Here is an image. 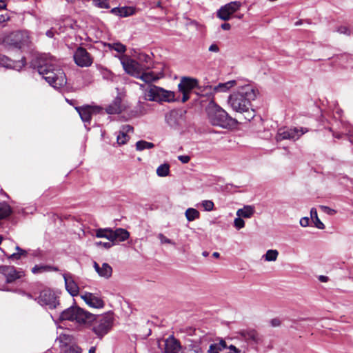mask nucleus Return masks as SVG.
<instances>
[{
	"label": "nucleus",
	"instance_id": "1",
	"mask_svg": "<svg viewBox=\"0 0 353 353\" xmlns=\"http://www.w3.org/2000/svg\"><path fill=\"white\" fill-rule=\"evenodd\" d=\"M62 63L49 54L37 57L35 66L38 72L54 89H60L67 83V79L62 68Z\"/></svg>",
	"mask_w": 353,
	"mask_h": 353
},
{
	"label": "nucleus",
	"instance_id": "2",
	"mask_svg": "<svg viewBox=\"0 0 353 353\" xmlns=\"http://www.w3.org/2000/svg\"><path fill=\"white\" fill-rule=\"evenodd\" d=\"M141 79L148 85L145 88V99L150 101H174V93L150 84L159 79L157 74L153 72L141 71L140 76L137 77Z\"/></svg>",
	"mask_w": 353,
	"mask_h": 353
},
{
	"label": "nucleus",
	"instance_id": "3",
	"mask_svg": "<svg viewBox=\"0 0 353 353\" xmlns=\"http://www.w3.org/2000/svg\"><path fill=\"white\" fill-rule=\"evenodd\" d=\"M256 97V90L251 85H245L232 94L228 103L232 108L239 112H247L251 105V101Z\"/></svg>",
	"mask_w": 353,
	"mask_h": 353
},
{
	"label": "nucleus",
	"instance_id": "4",
	"mask_svg": "<svg viewBox=\"0 0 353 353\" xmlns=\"http://www.w3.org/2000/svg\"><path fill=\"white\" fill-rule=\"evenodd\" d=\"M32 43L30 32L28 30L12 32L1 39V43L8 49H22Z\"/></svg>",
	"mask_w": 353,
	"mask_h": 353
},
{
	"label": "nucleus",
	"instance_id": "5",
	"mask_svg": "<svg viewBox=\"0 0 353 353\" xmlns=\"http://www.w3.org/2000/svg\"><path fill=\"white\" fill-rule=\"evenodd\" d=\"M208 119L212 125L223 128H228L232 123V118L221 106L211 100L206 107Z\"/></svg>",
	"mask_w": 353,
	"mask_h": 353
},
{
	"label": "nucleus",
	"instance_id": "6",
	"mask_svg": "<svg viewBox=\"0 0 353 353\" xmlns=\"http://www.w3.org/2000/svg\"><path fill=\"white\" fill-rule=\"evenodd\" d=\"M114 321V317L111 313H105L103 315L94 316L92 314L91 322L93 332L100 339L107 334L111 330Z\"/></svg>",
	"mask_w": 353,
	"mask_h": 353
},
{
	"label": "nucleus",
	"instance_id": "7",
	"mask_svg": "<svg viewBox=\"0 0 353 353\" xmlns=\"http://www.w3.org/2000/svg\"><path fill=\"white\" fill-rule=\"evenodd\" d=\"M92 319V314L77 306H72L63 310L60 315L61 321H70L79 325L89 323Z\"/></svg>",
	"mask_w": 353,
	"mask_h": 353
},
{
	"label": "nucleus",
	"instance_id": "8",
	"mask_svg": "<svg viewBox=\"0 0 353 353\" xmlns=\"http://www.w3.org/2000/svg\"><path fill=\"white\" fill-rule=\"evenodd\" d=\"M178 88L179 92L182 94L181 101L183 103L190 99V94L194 88H197L199 90L201 91L199 85L198 80L192 77H182L178 85Z\"/></svg>",
	"mask_w": 353,
	"mask_h": 353
},
{
	"label": "nucleus",
	"instance_id": "9",
	"mask_svg": "<svg viewBox=\"0 0 353 353\" xmlns=\"http://www.w3.org/2000/svg\"><path fill=\"white\" fill-rule=\"evenodd\" d=\"M307 132V130L303 127L294 128L284 127L278 130L276 139L277 141L286 139L296 141Z\"/></svg>",
	"mask_w": 353,
	"mask_h": 353
},
{
	"label": "nucleus",
	"instance_id": "10",
	"mask_svg": "<svg viewBox=\"0 0 353 353\" xmlns=\"http://www.w3.org/2000/svg\"><path fill=\"white\" fill-rule=\"evenodd\" d=\"M185 110H173L166 114V123L171 128L178 129L185 124Z\"/></svg>",
	"mask_w": 353,
	"mask_h": 353
},
{
	"label": "nucleus",
	"instance_id": "11",
	"mask_svg": "<svg viewBox=\"0 0 353 353\" xmlns=\"http://www.w3.org/2000/svg\"><path fill=\"white\" fill-rule=\"evenodd\" d=\"M121 65L126 73L136 78L140 76L143 67L137 61L132 59L128 57H119Z\"/></svg>",
	"mask_w": 353,
	"mask_h": 353
},
{
	"label": "nucleus",
	"instance_id": "12",
	"mask_svg": "<svg viewBox=\"0 0 353 353\" xmlns=\"http://www.w3.org/2000/svg\"><path fill=\"white\" fill-rule=\"evenodd\" d=\"M75 110L79 113L81 120L85 124V127L90 123L92 116L94 114H99L102 112L103 109L97 105H84L81 107H75Z\"/></svg>",
	"mask_w": 353,
	"mask_h": 353
},
{
	"label": "nucleus",
	"instance_id": "13",
	"mask_svg": "<svg viewBox=\"0 0 353 353\" xmlns=\"http://www.w3.org/2000/svg\"><path fill=\"white\" fill-rule=\"evenodd\" d=\"M36 300L41 305L46 306L49 309L56 308L59 305L57 295L50 289L42 290Z\"/></svg>",
	"mask_w": 353,
	"mask_h": 353
},
{
	"label": "nucleus",
	"instance_id": "14",
	"mask_svg": "<svg viewBox=\"0 0 353 353\" xmlns=\"http://www.w3.org/2000/svg\"><path fill=\"white\" fill-rule=\"evenodd\" d=\"M241 6L242 3L240 1H231L221 7L216 12V16L223 21H228L231 16L238 11Z\"/></svg>",
	"mask_w": 353,
	"mask_h": 353
},
{
	"label": "nucleus",
	"instance_id": "15",
	"mask_svg": "<svg viewBox=\"0 0 353 353\" xmlns=\"http://www.w3.org/2000/svg\"><path fill=\"white\" fill-rule=\"evenodd\" d=\"M16 252L8 256V259L12 261L17 260L28 259L32 257H39L42 255L41 251L40 250H23L19 246L15 247Z\"/></svg>",
	"mask_w": 353,
	"mask_h": 353
},
{
	"label": "nucleus",
	"instance_id": "16",
	"mask_svg": "<svg viewBox=\"0 0 353 353\" xmlns=\"http://www.w3.org/2000/svg\"><path fill=\"white\" fill-rule=\"evenodd\" d=\"M74 59L77 65L80 67H88L92 63V59L88 51L79 47L74 54Z\"/></svg>",
	"mask_w": 353,
	"mask_h": 353
},
{
	"label": "nucleus",
	"instance_id": "17",
	"mask_svg": "<svg viewBox=\"0 0 353 353\" xmlns=\"http://www.w3.org/2000/svg\"><path fill=\"white\" fill-rule=\"evenodd\" d=\"M0 273L4 275L8 283L13 282L23 276V272L17 270L14 266H0Z\"/></svg>",
	"mask_w": 353,
	"mask_h": 353
},
{
	"label": "nucleus",
	"instance_id": "18",
	"mask_svg": "<svg viewBox=\"0 0 353 353\" xmlns=\"http://www.w3.org/2000/svg\"><path fill=\"white\" fill-rule=\"evenodd\" d=\"M81 297L91 307L103 308L104 307V302L102 299L92 293H82Z\"/></svg>",
	"mask_w": 353,
	"mask_h": 353
},
{
	"label": "nucleus",
	"instance_id": "19",
	"mask_svg": "<svg viewBox=\"0 0 353 353\" xmlns=\"http://www.w3.org/2000/svg\"><path fill=\"white\" fill-rule=\"evenodd\" d=\"M63 279L66 290L72 296H77L79 294V288L76 282L74 281L72 276L66 273L63 274Z\"/></svg>",
	"mask_w": 353,
	"mask_h": 353
},
{
	"label": "nucleus",
	"instance_id": "20",
	"mask_svg": "<svg viewBox=\"0 0 353 353\" xmlns=\"http://www.w3.org/2000/svg\"><path fill=\"white\" fill-rule=\"evenodd\" d=\"M26 62L23 60L16 62L6 55L0 54V65L6 68L19 70L23 67Z\"/></svg>",
	"mask_w": 353,
	"mask_h": 353
},
{
	"label": "nucleus",
	"instance_id": "21",
	"mask_svg": "<svg viewBox=\"0 0 353 353\" xmlns=\"http://www.w3.org/2000/svg\"><path fill=\"white\" fill-rule=\"evenodd\" d=\"M164 353H179L181 345L173 336H170L164 341Z\"/></svg>",
	"mask_w": 353,
	"mask_h": 353
},
{
	"label": "nucleus",
	"instance_id": "22",
	"mask_svg": "<svg viewBox=\"0 0 353 353\" xmlns=\"http://www.w3.org/2000/svg\"><path fill=\"white\" fill-rule=\"evenodd\" d=\"M133 127L130 125H124L121 128L119 134L117 137V141L119 145H124L125 144L130 137L128 136V133L132 132Z\"/></svg>",
	"mask_w": 353,
	"mask_h": 353
},
{
	"label": "nucleus",
	"instance_id": "23",
	"mask_svg": "<svg viewBox=\"0 0 353 353\" xmlns=\"http://www.w3.org/2000/svg\"><path fill=\"white\" fill-rule=\"evenodd\" d=\"M130 236V233L125 229L117 228L115 230H111V241L114 242L124 241Z\"/></svg>",
	"mask_w": 353,
	"mask_h": 353
},
{
	"label": "nucleus",
	"instance_id": "24",
	"mask_svg": "<svg viewBox=\"0 0 353 353\" xmlns=\"http://www.w3.org/2000/svg\"><path fill=\"white\" fill-rule=\"evenodd\" d=\"M123 107L121 105V97H116L114 101L106 108V112L110 114H119L121 112Z\"/></svg>",
	"mask_w": 353,
	"mask_h": 353
},
{
	"label": "nucleus",
	"instance_id": "25",
	"mask_svg": "<svg viewBox=\"0 0 353 353\" xmlns=\"http://www.w3.org/2000/svg\"><path fill=\"white\" fill-rule=\"evenodd\" d=\"M135 12V10L132 7H121V8H114L110 10V12L116 16L121 17H127L132 15Z\"/></svg>",
	"mask_w": 353,
	"mask_h": 353
},
{
	"label": "nucleus",
	"instance_id": "26",
	"mask_svg": "<svg viewBox=\"0 0 353 353\" xmlns=\"http://www.w3.org/2000/svg\"><path fill=\"white\" fill-rule=\"evenodd\" d=\"M138 62L143 67V70L150 69L152 66V61L150 55L145 53H140L137 57Z\"/></svg>",
	"mask_w": 353,
	"mask_h": 353
},
{
	"label": "nucleus",
	"instance_id": "27",
	"mask_svg": "<svg viewBox=\"0 0 353 353\" xmlns=\"http://www.w3.org/2000/svg\"><path fill=\"white\" fill-rule=\"evenodd\" d=\"M95 271L101 277L108 279L111 276L112 274V269L111 266H94Z\"/></svg>",
	"mask_w": 353,
	"mask_h": 353
},
{
	"label": "nucleus",
	"instance_id": "28",
	"mask_svg": "<svg viewBox=\"0 0 353 353\" xmlns=\"http://www.w3.org/2000/svg\"><path fill=\"white\" fill-rule=\"evenodd\" d=\"M254 212V208L251 205L244 206L243 208L239 209L236 215L243 218H250Z\"/></svg>",
	"mask_w": 353,
	"mask_h": 353
},
{
	"label": "nucleus",
	"instance_id": "29",
	"mask_svg": "<svg viewBox=\"0 0 353 353\" xmlns=\"http://www.w3.org/2000/svg\"><path fill=\"white\" fill-rule=\"evenodd\" d=\"M72 337L66 334H60L59 336L57 338L56 342L59 343L60 347H66L69 344L71 343Z\"/></svg>",
	"mask_w": 353,
	"mask_h": 353
},
{
	"label": "nucleus",
	"instance_id": "30",
	"mask_svg": "<svg viewBox=\"0 0 353 353\" xmlns=\"http://www.w3.org/2000/svg\"><path fill=\"white\" fill-rule=\"evenodd\" d=\"M110 50H114L120 54H123L126 51V47L120 42L108 43L105 44Z\"/></svg>",
	"mask_w": 353,
	"mask_h": 353
},
{
	"label": "nucleus",
	"instance_id": "31",
	"mask_svg": "<svg viewBox=\"0 0 353 353\" xmlns=\"http://www.w3.org/2000/svg\"><path fill=\"white\" fill-rule=\"evenodd\" d=\"M310 218L312 220L313 223L316 228L323 230L325 228V225L321 222V221L318 217L317 210L316 208H312L310 210Z\"/></svg>",
	"mask_w": 353,
	"mask_h": 353
},
{
	"label": "nucleus",
	"instance_id": "32",
	"mask_svg": "<svg viewBox=\"0 0 353 353\" xmlns=\"http://www.w3.org/2000/svg\"><path fill=\"white\" fill-rule=\"evenodd\" d=\"M242 336L248 342L258 343L259 335L255 330H248L242 332Z\"/></svg>",
	"mask_w": 353,
	"mask_h": 353
},
{
	"label": "nucleus",
	"instance_id": "33",
	"mask_svg": "<svg viewBox=\"0 0 353 353\" xmlns=\"http://www.w3.org/2000/svg\"><path fill=\"white\" fill-rule=\"evenodd\" d=\"M235 84V81H229L225 83H220L219 85L214 87L213 90L214 92H226Z\"/></svg>",
	"mask_w": 353,
	"mask_h": 353
},
{
	"label": "nucleus",
	"instance_id": "34",
	"mask_svg": "<svg viewBox=\"0 0 353 353\" xmlns=\"http://www.w3.org/2000/svg\"><path fill=\"white\" fill-rule=\"evenodd\" d=\"M185 216L188 221H193L200 216L199 212L194 208H188L185 212Z\"/></svg>",
	"mask_w": 353,
	"mask_h": 353
},
{
	"label": "nucleus",
	"instance_id": "35",
	"mask_svg": "<svg viewBox=\"0 0 353 353\" xmlns=\"http://www.w3.org/2000/svg\"><path fill=\"white\" fill-rule=\"evenodd\" d=\"M12 213V209L6 203H0V220L7 218Z\"/></svg>",
	"mask_w": 353,
	"mask_h": 353
},
{
	"label": "nucleus",
	"instance_id": "36",
	"mask_svg": "<svg viewBox=\"0 0 353 353\" xmlns=\"http://www.w3.org/2000/svg\"><path fill=\"white\" fill-rule=\"evenodd\" d=\"M95 235L98 238H106L109 241H111V229H110V228L97 229L95 231Z\"/></svg>",
	"mask_w": 353,
	"mask_h": 353
},
{
	"label": "nucleus",
	"instance_id": "37",
	"mask_svg": "<svg viewBox=\"0 0 353 353\" xmlns=\"http://www.w3.org/2000/svg\"><path fill=\"white\" fill-rule=\"evenodd\" d=\"M182 353H203V350L199 344L195 343L185 347Z\"/></svg>",
	"mask_w": 353,
	"mask_h": 353
},
{
	"label": "nucleus",
	"instance_id": "38",
	"mask_svg": "<svg viewBox=\"0 0 353 353\" xmlns=\"http://www.w3.org/2000/svg\"><path fill=\"white\" fill-rule=\"evenodd\" d=\"M154 147V145L151 142L141 140L136 143V149L139 151H142L145 149H150Z\"/></svg>",
	"mask_w": 353,
	"mask_h": 353
},
{
	"label": "nucleus",
	"instance_id": "39",
	"mask_svg": "<svg viewBox=\"0 0 353 353\" xmlns=\"http://www.w3.org/2000/svg\"><path fill=\"white\" fill-rule=\"evenodd\" d=\"M170 166L168 164L165 163L159 165L157 169V174L159 176L164 177L169 174Z\"/></svg>",
	"mask_w": 353,
	"mask_h": 353
},
{
	"label": "nucleus",
	"instance_id": "40",
	"mask_svg": "<svg viewBox=\"0 0 353 353\" xmlns=\"http://www.w3.org/2000/svg\"><path fill=\"white\" fill-rule=\"evenodd\" d=\"M279 252L276 250H269L267 251L265 254L263 256L266 261H274L277 259Z\"/></svg>",
	"mask_w": 353,
	"mask_h": 353
},
{
	"label": "nucleus",
	"instance_id": "41",
	"mask_svg": "<svg viewBox=\"0 0 353 353\" xmlns=\"http://www.w3.org/2000/svg\"><path fill=\"white\" fill-rule=\"evenodd\" d=\"M94 6L99 8H109L110 5L108 0H92Z\"/></svg>",
	"mask_w": 353,
	"mask_h": 353
},
{
	"label": "nucleus",
	"instance_id": "42",
	"mask_svg": "<svg viewBox=\"0 0 353 353\" xmlns=\"http://www.w3.org/2000/svg\"><path fill=\"white\" fill-rule=\"evenodd\" d=\"M158 239L160 240V242L161 244H170L173 246L176 245V243L173 241L172 240L168 239L166 237L164 234L162 233H159L157 236Z\"/></svg>",
	"mask_w": 353,
	"mask_h": 353
},
{
	"label": "nucleus",
	"instance_id": "43",
	"mask_svg": "<svg viewBox=\"0 0 353 353\" xmlns=\"http://www.w3.org/2000/svg\"><path fill=\"white\" fill-rule=\"evenodd\" d=\"M337 181L339 183L344 185H347L348 182L353 183V180L345 174H340L337 176Z\"/></svg>",
	"mask_w": 353,
	"mask_h": 353
},
{
	"label": "nucleus",
	"instance_id": "44",
	"mask_svg": "<svg viewBox=\"0 0 353 353\" xmlns=\"http://www.w3.org/2000/svg\"><path fill=\"white\" fill-rule=\"evenodd\" d=\"M52 266H34L32 272L34 274L42 273L51 269Z\"/></svg>",
	"mask_w": 353,
	"mask_h": 353
},
{
	"label": "nucleus",
	"instance_id": "45",
	"mask_svg": "<svg viewBox=\"0 0 353 353\" xmlns=\"http://www.w3.org/2000/svg\"><path fill=\"white\" fill-rule=\"evenodd\" d=\"M202 207L205 211H212L214 208V203L210 200H205L201 203Z\"/></svg>",
	"mask_w": 353,
	"mask_h": 353
},
{
	"label": "nucleus",
	"instance_id": "46",
	"mask_svg": "<svg viewBox=\"0 0 353 353\" xmlns=\"http://www.w3.org/2000/svg\"><path fill=\"white\" fill-rule=\"evenodd\" d=\"M234 225L237 230H240L245 226V221L241 219V217L238 216L234 221Z\"/></svg>",
	"mask_w": 353,
	"mask_h": 353
},
{
	"label": "nucleus",
	"instance_id": "47",
	"mask_svg": "<svg viewBox=\"0 0 353 353\" xmlns=\"http://www.w3.org/2000/svg\"><path fill=\"white\" fill-rule=\"evenodd\" d=\"M64 353H81V348L78 346H70L68 349L64 350Z\"/></svg>",
	"mask_w": 353,
	"mask_h": 353
},
{
	"label": "nucleus",
	"instance_id": "48",
	"mask_svg": "<svg viewBox=\"0 0 353 353\" xmlns=\"http://www.w3.org/2000/svg\"><path fill=\"white\" fill-rule=\"evenodd\" d=\"M113 242L111 241H107V242H102V241H97L95 242V245L97 246H103V248L108 249L111 248L113 245Z\"/></svg>",
	"mask_w": 353,
	"mask_h": 353
},
{
	"label": "nucleus",
	"instance_id": "49",
	"mask_svg": "<svg viewBox=\"0 0 353 353\" xmlns=\"http://www.w3.org/2000/svg\"><path fill=\"white\" fill-rule=\"evenodd\" d=\"M336 31L340 34L349 35L350 34V29L346 26H340L337 28Z\"/></svg>",
	"mask_w": 353,
	"mask_h": 353
},
{
	"label": "nucleus",
	"instance_id": "50",
	"mask_svg": "<svg viewBox=\"0 0 353 353\" xmlns=\"http://www.w3.org/2000/svg\"><path fill=\"white\" fill-rule=\"evenodd\" d=\"M102 75L103 77L106 79H112L113 76L112 73L107 69H103L102 70Z\"/></svg>",
	"mask_w": 353,
	"mask_h": 353
},
{
	"label": "nucleus",
	"instance_id": "51",
	"mask_svg": "<svg viewBox=\"0 0 353 353\" xmlns=\"http://www.w3.org/2000/svg\"><path fill=\"white\" fill-rule=\"evenodd\" d=\"M299 223H300L301 226L305 228L309 225L310 219L307 216L302 217L300 219Z\"/></svg>",
	"mask_w": 353,
	"mask_h": 353
},
{
	"label": "nucleus",
	"instance_id": "52",
	"mask_svg": "<svg viewBox=\"0 0 353 353\" xmlns=\"http://www.w3.org/2000/svg\"><path fill=\"white\" fill-rule=\"evenodd\" d=\"M213 344L216 345L217 347H219L220 351H222L223 350L227 347L226 343L223 339H221L219 343H215Z\"/></svg>",
	"mask_w": 353,
	"mask_h": 353
},
{
	"label": "nucleus",
	"instance_id": "53",
	"mask_svg": "<svg viewBox=\"0 0 353 353\" xmlns=\"http://www.w3.org/2000/svg\"><path fill=\"white\" fill-rule=\"evenodd\" d=\"M219 352H221L220 348L217 347L213 343L210 345L209 349L208 350V353H219Z\"/></svg>",
	"mask_w": 353,
	"mask_h": 353
},
{
	"label": "nucleus",
	"instance_id": "54",
	"mask_svg": "<svg viewBox=\"0 0 353 353\" xmlns=\"http://www.w3.org/2000/svg\"><path fill=\"white\" fill-rule=\"evenodd\" d=\"M178 159L182 163H188L190 160V157L188 155H180L178 157Z\"/></svg>",
	"mask_w": 353,
	"mask_h": 353
},
{
	"label": "nucleus",
	"instance_id": "55",
	"mask_svg": "<svg viewBox=\"0 0 353 353\" xmlns=\"http://www.w3.org/2000/svg\"><path fill=\"white\" fill-rule=\"evenodd\" d=\"M322 208L323 209L324 212L330 215H334L336 213V211L334 209H332L327 206H322Z\"/></svg>",
	"mask_w": 353,
	"mask_h": 353
},
{
	"label": "nucleus",
	"instance_id": "56",
	"mask_svg": "<svg viewBox=\"0 0 353 353\" xmlns=\"http://www.w3.org/2000/svg\"><path fill=\"white\" fill-rule=\"evenodd\" d=\"M208 50L210 52H216H216H219V46L216 44L213 43V44H212L209 47Z\"/></svg>",
	"mask_w": 353,
	"mask_h": 353
},
{
	"label": "nucleus",
	"instance_id": "57",
	"mask_svg": "<svg viewBox=\"0 0 353 353\" xmlns=\"http://www.w3.org/2000/svg\"><path fill=\"white\" fill-rule=\"evenodd\" d=\"M281 320L278 318H275L271 320L270 323L273 327H278L281 325Z\"/></svg>",
	"mask_w": 353,
	"mask_h": 353
},
{
	"label": "nucleus",
	"instance_id": "58",
	"mask_svg": "<svg viewBox=\"0 0 353 353\" xmlns=\"http://www.w3.org/2000/svg\"><path fill=\"white\" fill-rule=\"evenodd\" d=\"M54 34H55V30H54V28H51L50 30H48L46 32V35L49 37V38H53L54 36Z\"/></svg>",
	"mask_w": 353,
	"mask_h": 353
},
{
	"label": "nucleus",
	"instance_id": "59",
	"mask_svg": "<svg viewBox=\"0 0 353 353\" xmlns=\"http://www.w3.org/2000/svg\"><path fill=\"white\" fill-rule=\"evenodd\" d=\"M318 279H319V281L323 282V283L327 282L329 280V278L327 276H324V275L319 276Z\"/></svg>",
	"mask_w": 353,
	"mask_h": 353
},
{
	"label": "nucleus",
	"instance_id": "60",
	"mask_svg": "<svg viewBox=\"0 0 353 353\" xmlns=\"http://www.w3.org/2000/svg\"><path fill=\"white\" fill-rule=\"evenodd\" d=\"M221 28L224 30H229L231 28V26L228 23H224L221 25Z\"/></svg>",
	"mask_w": 353,
	"mask_h": 353
},
{
	"label": "nucleus",
	"instance_id": "61",
	"mask_svg": "<svg viewBox=\"0 0 353 353\" xmlns=\"http://www.w3.org/2000/svg\"><path fill=\"white\" fill-rule=\"evenodd\" d=\"M6 0H0V10L6 9Z\"/></svg>",
	"mask_w": 353,
	"mask_h": 353
},
{
	"label": "nucleus",
	"instance_id": "62",
	"mask_svg": "<svg viewBox=\"0 0 353 353\" xmlns=\"http://www.w3.org/2000/svg\"><path fill=\"white\" fill-rule=\"evenodd\" d=\"M9 19V17L6 15H0V23H3L7 21Z\"/></svg>",
	"mask_w": 353,
	"mask_h": 353
},
{
	"label": "nucleus",
	"instance_id": "63",
	"mask_svg": "<svg viewBox=\"0 0 353 353\" xmlns=\"http://www.w3.org/2000/svg\"><path fill=\"white\" fill-rule=\"evenodd\" d=\"M96 352V347L92 346L90 348L88 353H95Z\"/></svg>",
	"mask_w": 353,
	"mask_h": 353
},
{
	"label": "nucleus",
	"instance_id": "64",
	"mask_svg": "<svg viewBox=\"0 0 353 353\" xmlns=\"http://www.w3.org/2000/svg\"><path fill=\"white\" fill-rule=\"evenodd\" d=\"M212 255H213V256L217 258L219 256V253L216 252H214Z\"/></svg>",
	"mask_w": 353,
	"mask_h": 353
}]
</instances>
